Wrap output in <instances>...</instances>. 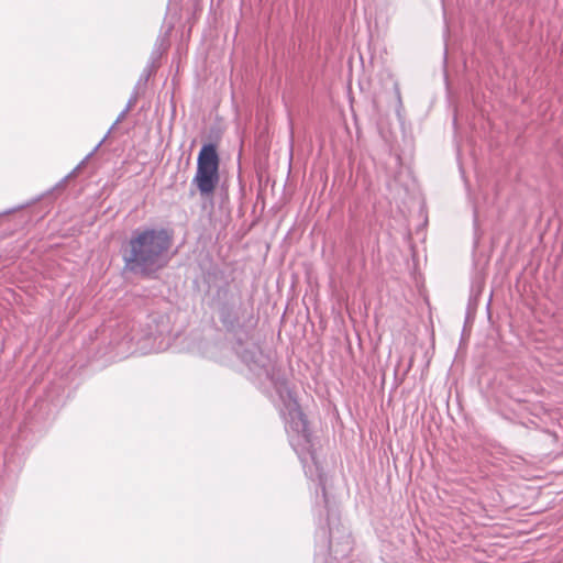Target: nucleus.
I'll return each instance as SVG.
<instances>
[{
    "instance_id": "nucleus-1",
    "label": "nucleus",
    "mask_w": 563,
    "mask_h": 563,
    "mask_svg": "<svg viewBox=\"0 0 563 563\" xmlns=\"http://www.w3.org/2000/svg\"><path fill=\"white\" fill-rule=\"evenodd\" d=\"M172 239L166 230H135L123 249L125 269L151 275L168 263Z\"/></svg>"
},
{
    "instance_id": "nucleus-2",
    "label": "nucleus",
    "mask_w": 563,
    "mask_h": 563,
    "mask_svg": "<svg viewBox=\"0 0 563 563\" xmlns=\"http://www.w3.org/2000/svg\"><path fill=\"white\" fill-rule=\"evenodd\" d=\"M219 155L213 144H206L201 147L197 158V170L192 184L201 196L213 195L220 180Z\"/></svg>"
}]
</instances>
